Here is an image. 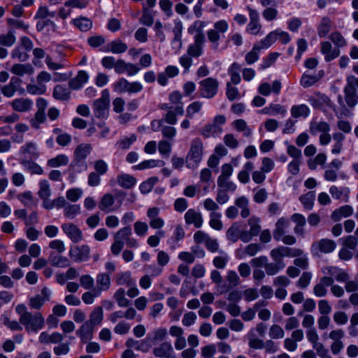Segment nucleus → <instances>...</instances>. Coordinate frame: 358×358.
I'll list each match as a JSON object with an SVG mask.
<instances>
[{
  "mask_svg": "<svg viewBox=\"0 0 358 358\" xmlns=\"http://www.w3.org/2000/svg\"><path fill=\"white\" fill-rule=\"evenodd\" d=\"M274 261L275 262L273 263H269L268 262L266 265L265 271L268 275H274L285 267V264H284L283 261Z\"/></svg>",
  "mask_w": 358,
  "mask_h": 358,
  "instance_id": "obj_45",
  "label": "nucleus"
},
{
  "mask_svg": "<svg viewBox=\"0 0 358 358\" xmlns=\"http://www.w3.org/2000/svg\"><path fill=\"white\" fill-rule=\"evenodd\" d=\"M260 249L261 247L259 244L251 243L245 247L244 252H238L236 257L240 259H245L246 255L252 257L255 256L260 250Z\"/></svg>",
  "mask_w": 358,
  "mask_h": 358,
  "instance_id": "obj_47",
  "label": "nucleus"
},
{
  "mask_svg": "<svg viewBox=\"0 0 358 358\" xmlns=\"http://www.w3.org/2000/svg\"><path fill=\"white\" fill-rule=\"evenodd\" d=\"M34 55V60L33 62L35 66H42L43 63L41 62V59L45 58V64L48 67H64L65 64H55L52 62L51 57L49 55H46L43 49L41 48H35L33 50Z\"/></svg>",
  "mask_w": 358,
  "mask_h": 358,
  "instance_id": "obj_17",
  "label": "nucleus"
},
{
  "mask_svg": "<svg viewBox=\"0 0 358 358\" xmlns=\"http://www.w3.org/2000/svg\"><path fill=\"white\" fill-rule=\"evenodd\" d=\"M194 42L189 47L187 52L191 57H199L203 52V46L206 41L205 36H194Z\"/></svg>",
  "mask_w": 358,
  "mask_h": 358,
  "instance_id": "obj_25",
  "label": "nucleus"
},
{
  "mask_svg": "<svg viewBox=\"0 0 358 358\" xmlns=\"http://www.w3.org/2000/svg\"><path fill=\"white\" fill-rule=\"evenodd\" d=\"M334 283L331 278L323 277L319 283L314 287V294L317 297H322L326 295L327 291V287L331 286Z\"/></svg>",
  "mask_w": 358,
  "mask_h": 358,
  "instance_id": "obj_29",
  "label": "nucleus"
},
{
  "mask_svg": "<svg viewBox=\"0 0 358 358\" xmlns=\"http://www.w3.org/2000/svg\"><path fill=\"white\" fill-rule=\"evenodd\" d=\"M262 111L264 113L270 115H280L284 116L287 113L286 108L280 104H271L268 107L264 108Z\"/></svg>",
  "mask_w": 358,
  "mask_h": 358,
  "instance_id": "obj_53",
  "label": "nucleus"
},
{
  "mask_svg": "<svg viewBox=\"0 0 358 358\" xmlns=\"http://www.w3.org/2000/svg\"><path fill=\"white\" fill-rule=\"evenodd\" d=\"M114 298L120 307H127L130 305V301L126 298L125 291L123 288H119L115 292Z\"/></svg>",
  "mask_w": 358,
  "mask_h": 358,
  "instance_id": "obj_60",
  "label": "nucleus"
},
{
  "mask_svg": "<svg viewBox=\"0 0 358 358\" xmlns=\"http://www.w3.org/2000/svg\"><path fill=\"white\" fill-rule=\"evenodd\" d=\"M289 221L287 218L281 217L280 218L276 224L275 229L273 231V237L275 240L280 241L281 236L285 235L287 229L289 227Z\"/></svg>",
  "mask_w": 358,
  "mask_h": 358,
  "instance_id": "obj_30",
  "label": "nucleus"
},
{
  "mask_svg": "<svg viewBox=\"0 0 358 358\" xmlns=\"http://www.w3.org/2000/svg\"><path fill=\"white\" fill-rule=\"evenodd\" d=\"M333 139L334 143L331 152L333 155H338L343 150L345 136L341 133L336 132L333 134Z\"/></svg>",
  "mask_w": 358,
  "mask_h": 358,
  "instance_id": "obj_37",
  "label": "nucleus"
},
{
  "mask_svg": "<svg viewBox=\"0 0 358 358\" xmlns=\"http://www.w3.org/2000/svg\"><path fill=\"white\" fill-rule=\"evenodd\" d=\"M327 155L324 153H319L314 158L308 161V167L315 170L318 166H323L327 161Z\"/></svg>",
  "mask_w": 358,
  "mask_h": 358,
  "instance_id": "obj_56",
  "label": "nucleus"
},
{
  "mask_svg": "<svg viewBox=\"0 0 358 358\" xmlns=\"http://www.w3.org/2000/svg\"><path fill=\"white\" fill-rule=\"evenodd\" d=\"M265 44L263 43V38L255 43L252 50L246 54L245 55V62L248 65L252 64L255 62H256L259 58V52L263 49H267L268 47H264Z\"/></svg>",
  "mask_w": 358,
  "mask_h": 358,
  "instance_id": "obj_24",
  "label": "nucleus"
},
{
  "mask_svg": "<svg viewBox=\"0 0 358 358\" xmlns=\"http://www.w3.org/2000/svg\"><path fill=\"white\" fill-rule=\"evenodd\" d=\"M159 208L157 207L150 208L147 210V216L149 219V224L154 229H159L164 226V220L159 216Z\"/></svg>",
  "mask_w": 358,
  "mask_h": 358,
  "instance_id": "obj_18",
  "label": "nucleus"
},
{
  "mask_svg": "<svg viewBox=\"0 0 358 358\" xmlns=\"http://www.w3.org/2000/svg\"><path fill=\"white\" fill-rule=\"evenodd\" d=\"M103 319V308L101 306L96 307L90 315V320L87 321L94 327L100 325Z\"/></svg>",
  "mask_w": 358,
  "mask_h": 358,
  "instance_id": "obj_48",
  "label": "nucleus"
},
{
  "mask_svg": "<svg viewBox=\"0 0 358 358\" xmlns=\"http://www.w3.org/2000/svg\"><path fill=\"white\" fill-rule=\"evenodd\" d=\"M38 339L42 343H57L63 340V336L57 332L48 334L47 332L43 331L40 334Z\"/></svg>",
  "mask_w": 358,
  "mask_h": 358,
  "instance_id": "obj_39",
  "label": "nucleus"
},
{
  "mask_svg": "<svg viewBox=\"0 0 358 358\" xmlns=\"http://www.w3.org/2000/svg\"><path fill=\"white\" fill-rule=\"evenodd\" d=\"M301 254V249L279 246L271 251L270 256L273 260L282 261L283 257H295Z\"/></svg>",
  "mask_w": 358,
  "mask_h": 358,
  "instance_id": "obj_6",
  "label": "nucleus"
},
{
  "mask_svg": "<svg viewBox=\"0 0 358 358\" xmlns=\"http://www.w3.org/2000/svg\"><path fill=\"white\" fill-rule=\"evenodd\" d=\"M201 94L205 98L214 96L217 92L218 83L216 80L207 78L200 83Z\"/></svg>",
  "mask_w": 358,
  "mask_h": 358,
  "instance_id": "obj_13",
  "label": "nucleus"
},
{
  "mask_svg": "<svg viewBox=\"0 0 358 358\" xmlns=\"http://www.w3.org/2000/svg\"><path fill=\"white\" fill-rule=\"evenodd\" d=\"M94 326L90 322L86 321L83 324L80 328L77 331V335L81 338L83 342H87L92 338Z\"/></svg>",
  "mask_w": 358,
  "mask_h": 358,
  "instance_id": "obj_26",
  "label": "nucleus"
},
{
  "mask_svg": "<svg viewBox=\"0 0 358 358\" xmlns=\"http://www.w3.org/2000/svg\"><path fill=\"white\" fill-rule=\"evenodd\" d=\"M164 165V162L162 160L147 159L133 166V169L135 170H144L147 169H152L155 167H161L163 166Z\"/></svg>",
  "mask_w": 358,
  "mask_h": 358,
  "instance_id": "obj_40",
  "label": "nucleus"
},
{
  "mask_svg": "<svg viewBox=\"0 0 358 358\" xmlns=\"http://www.w3.org/2000/svg\"><path fill=\"white\" fill-rule=\"evenodd\" d=\"M241 225L234 223L227 231V238L232 242H236L241 236Z\"/></svg>",
  "mask_w": 358,
  "mask_h": 358,
  "instance_id": "obj_51",
  "label": "nucleus"
},
{
  "mask_svg": "<svg viewBox=\"0 0 358 358\" xmlns=\"http://www.w3.org/2000/svg\"><path fill=\"white\" fill-rule=\"evenodd\" d=\"M89 80V76L85 71H79L78 75L69 81V87L73 90H79Z\"/></svg>",
  "mask_w": 358,
  "mask_h": 358,
  "instance_id": "obj_28",
  "label": "nucleus"
},
{
  "mask_svg": "<svg viewBox=\"0 0 358 358\" xmlns=\"http://www.w3.org/2000/svg\"><path fill=\"white\" fill-rule=\"evenodd\" d=\"M36 29L43 34H50L56 31L57 26L55 22L50 20H41L37 22Z\"/></svg>",
  "mask_w": 358,
  "mask_h": 358,
  "instance_id": "obj_33",
  "label": "nucleus"
},
{
  "mask_svg": "<svg viewBox=\"0 0 358 358\" xmlns=\"http://www.w3.org/2000/svg\"><path fill=\"white\" fill-rule=\"evenodd\" d=\"M15 312L19 315L20 324L24 327L27 332L36 333L43 329L45 320L41 313L32 314L27 311L26 306L23 303H20L15 307Z\"/></svg>",
  "mask_w": 358,
  "mask_h": 358,
  "instance_id": "obj_1",
  "label": "nucleus"
},
{
  "mask_svg": "<svg viewBox=\"0 0 358 358\" xmlns=\"http://www.w3.org/2000/svg\"><path fill=\"white\" fill-rule=\"evenodd\" d=\"M310 104L315 108L324 110L327 107H331V101L324 94L317 93L309 97Z\"/></svg>",
  "mask_w": 358,
  "mask_h": 358,
  "instance_id": "obj_19",
  "label": "nucleus"
},
{
  "mask_svg": "<svg viewBox=\"0 0 358 358\" xmlns=\"http://www.w3.org/2000/svg\"><path fill=\"white\" fill-rule=\"evenodd\" d=\"M329 39L338 48H343L347 45L345 38L339 31H334L329 35Z\"/></svg>",
  "mask_w": 358,
  "mask_h": 358,
  "instance_id": "obj_64",
  "label": "nucleus"
},
{
  "mask_svg": "<svg viewBox=\"0 0 358 358\" xmlns=\"http://www.w3.org/2000/svg\"><path fill=\"white\" fill-rule=\"evenodd\" d=\"M102 65L104 67H127L124 61L118 59L115 60L113 57H105L101 61ZM129 67H134L131 65Z\"/></svg>",
  "mask_w": 358,
  "mask_h": 358,
  "instance_id": "obj_55",
  "label": "nucleus"
},
{
  "mask_svg": "<svg viewBox=\"0 0 358 358\" xmlns=\"http://www.w3.org/2000/svg\"><path fill=\"white\" fill-rule=\"evenodd\" d=\"M185 220L186 224H193L196 228L201 227L203 222L201 213L192 208L185 213Z\"/></svg>",
  "mask_w": 358,
  "mask_h": 358,
  "instance_id": "obj_20",
  "label": "nucleus"
},
{
  "mask_svg": "<svg viewBox=\"0 0 358 358\" xmlns=\"http://www.w3.org/2000/svg\"><path fill=\"white\" fill-rule=\"evenodd\" d=\"M309 131L313 136L320 134L319 143L320 145L326 146L331 141L330 134V125L324 121L312 120L310 122Z\"/></svg>",
  "mask_w": 358,
  "mask_h": 358,
  "instance_id": "obj_2",
  "label": "nucleus"
},
{
  "mask_svg": "<svg viewBox=\"0 0 358 358\" xmlns=\"http://www.w3.org/2000/svg\"><path fill=\"white\" fill-rule=\"evenodd\" d=\"M203 143L199 138H195L192 141L185 158L187 168L196 169L199 166L203 157Z\"/></svg>",
  "mask_w": 358,
  "mask_h": 358,
  "instance_id": "obj_3",
  "label": "nucleus"
},
{
  "mask_svg": "<svg viewBox=\"0 0 358 358\" xmlns=\"http://www.w3.org/2000/svg\"><path fill=\"white\" fill-rule=\"evenodd\" d=\"M127 49V45L121 40H115L106 45V50L110 51L115 54L124 52Z\"/></svg>",
  "mask_w": 358,
  "mask_h": 358,
  "instance_id": "obj_42",
  "label": "nucleus"
},
{
  "mask_svg": "<svg viewBox=\"0 0 358 358\" xmlns=\"http://www.w3.org/2000/svg\"><path fill=\"white\" fill-rule=\"evenodd\" d=\"M278 39L282 44H287L291 41V36L287 32L277 29L268 33L263 38V43L265 44L264 47L270 48Z\"/></svg>",
  "mask_w": 358,
  "mask_h": 358,
  "instance_id": "obj_7",
  "label": "nucleus"
},
{
  "mask_svg": "<svg viewBox=\"0 0 358 358\" xmlns=\"http://www.w3.org/2000/svg\"><path fill=\"white\" fill-rule=\"evenodd\" d=\"M315 194L313 192H308L307 194L300 196L299 199L303 204L304 208L310 210L313 208L315 201Z\"/></svg>",
  "mask_w": 358,
  "mask_h": 358,
  "instance_id": "obj_63",
  "label": "nucleus"
},
{
  "mask_svg": "<svg viewBox=\"0 0 358 358\" xmlns=\"http://www.w3.org/2000/svg\"><path fill=\"white\" fill-rule=\"evenodd\" d=\"M336 247V245L334 241L324 238L313 244L312 251L317 255L319 252L329 253L332 252Z\"/></svg>",
  "mask_w": 358,
  "mask_h": 358,
  "instance_id": "obj_16",
  "label": "nucleus"
},
{
  "mask_svg": "<svg viewBox=\"0 0 358 358\" xmlns=\"http://www.w3.org/2000/svg\"><path fill=\"white\" fill-rule=\"evenodd\" d=\"M62 229L71 241L78 243L83 240V233L76 225L72 223H64L62 225Z\"/></svg>",
  "mask_w": 358,
  "mask_h": 358,
  "instance_id": "obj_15",
  "label": "nucleus"
},
{
  "mask_svg": "<svg viewBox=\"0 0 358 358\" xmlns=\"http://www.w3.org/2000/svg\"><path fill=\"white\" fill-rule=\"evenodd\" d=\"M117 182L122 187L129 189L136 184V180L131 175L122 173L117 177Z\"/></svg>",
  "mask_w": 358,
  "mask_h": 358,
  "instance_id": "obj_43",
  "label": "nucleus"
},
{
  "mask_svg": "<svg viewBox=\"0 0 358 358\" xmlns=\"http://www.w3.org/2000/svg\"><path fill=\"white\" fill-rule=\"evenodd\" d=\"M80 206L78 204H69L64 207V214L69 219H73L80 213Z\"/></svg>",
  "mask_w": 358,
  "mask_h": 358,
  "instance_id": "obj_59",
  "label": "nucleus"
},
{
  "mask_svg": "<svg viewBox=\"0 0 358 358\" xmlns=\"http://www.w3.org/2000/svg\"><path fill=\"white\" fill-rule=\"evenodd\" d=\"M116 282L120 285H134L135 280L131 278L130 272L121 273L117 275Z\"/></svg>",
  "mask_w": 358,
  "mask_h": 358,
  "instance_id": "obj_57",
  "label": "nucleus"
},
{
  "mask_svg": "<svg viewBox=\"0 0 358 358\" xmlns=\"http://www.w3.org/2000/svg\"><path fill=\"white\" fill-rule=\"evenodd\" d=\"M166 336L167 331L165 328H158L148 336V339L152 345H155L157 343L164 340Z\"/></svg>",
  "mask_w": 358,
  "mask_h": 358,
  "instance_id": "obj_41",
  "label": "nucleus"
},
{
  "mask_svg": "<svg viewBox=\"0 0 358 358\" xmlns=\"http://www.w3.org/2000/svg\"><path fill=\"white\" fill-rule=\"evenodd\" d=\"M321 52L324 55L325 60L327 62L333 60L340 55L339 49H334L331 43L329 41L321 43Z\"/></svg>",
  "mask_w": 358,
  "mask_h": 358,
  "instance_id": "obj_23",
  "label": "nucleus"
},
{
  "mask_svg": "<svg viewBox=\"0 0 358 358\" xmlns=\"http://www.w3.org/2000/svg\"><path fill=\"white\" fill-rule=\"evenodd\" d=\"M348 84L344 89L345 100L349 108H353L358 103V95L356 89L352 86L355 81L353 78H348Z\"/></svg>",
  "mask_w": 358,
  "mask_h": 358,
  "instance_id": "obj_9",
  "label": "nucleus"
},
{
  "mask_svg": "<svg viewBox=\"0 0 358 358\" xmlns=\"http://www.w3.org/2000/svg\"><path fill=\"white\" fill-rule=\"evenodd\" d=\"M16 41L15 31L10 29L6 34L0 35V45L10 47L13 45Z\"/></svg>",
  "mask_w": 358,
  "mask_h": 358,
  "instance_id": "obj_58",
  "label": "nucleus"
},
{
  "mask_svg": "<svg viewBox=\"0 0 358 358\" xmlns=\"http://www.w3.org/2000/svg\"><path fill=\"white\" fill-rule=\"evenodd\" d=\"M38 195L41 199L50 197V187L49 182L46 180H41L39 182V190L38 192Z\"/></svg>",
  "mask_w": 358,
  "mask_h": 358,
  "instance_id": "obj_61",
  "label": "nucleus"
},
{
  "mask_svg": "<svg viewBox=\"0 0 358 358\" xmlns=\"http://www.w3.org/2000/svg\"><path fill=\"white\" fill-rule=\"evenodd\" d=\"M250 230L242 231L241 240L245 243L250 241L254 236L259 234L261 226L260 219L257 217L252 216L248 220Z\"/></svg>",
  "mask_w": 358,
  "mask_h": 358,
  "instance_id": "obj_8",
  "label": "nucleus"
},
{
  "mask_svg": "<svg viewBox=\"0 0 358 358\" xmlns=\"http://www.w3.org/2000/svg\"><path fill=\"white\" fill-rule=\"evenodd\" d=\"M210 227L217 231H220L222 229L223 224L221 221L222 214L219 212H211L210 213Z\"/></svg>",
  "mask_w": 358,
  "mask_h": 358,
  "instance_id": "obj_52",
  "label": "nucleus"
},
{
  "mask_svg": "<svg viewBox=\"0 0 358 358\" xmlns=\"http://www.w3.org/2000/svg\"><path fill=\"white\" fill-rule=\"evenodd\" d=\"M324 75L323 71L319 69H308L303 75L301 83L304 87L314 85Z\"/></svg>",
  "mask_w": 358,
  "mask_h": 358,
  "instance_id": "obj_10",
  "label": "nucleus"
},
{
  "mask_svg": "<svg viewBox=\"0 0 358 358\" xmlns=\"http://www.w3.org/2000/svg\"><path fill=\"white\" fill-rule=\"evenodd\" d=\"M90 248L87 245L75 246L69 250L70 257L76 262L87 261L90 257Z\"/></svg>",
  "mask_w": 358,
  "mask_h": 358,
  "instance_id": "obj_12",
  "label": "nucleus"
},
{
  "mask_svg": "<svg viewBox=\"0 0 358 358\" xmlns=\"http://www.w3.org/2000/svg\"><path fill=\"white\" fill-rule=\"evenodd\" d=\"M51 296V291L47 287H44L41 290V294L29 299V305L33 309H40L44 303L49 301Z\"/></svg>",
  "mask_w": 358,
  "mask_h": 358,
  "instance_id": "obj_14",
  "label": "nucleus"
},
{
  "mask_svg": "<svg viewBox=\"0 0 358 358\" xmlns=\"http://www.w3.org/2000/svg\"><path fill=\"white\" fill-rule=\"evenodd\" d=\"M121 206V202L116 203L115 197L110 194H104L99 204L101 210L111 213L117 210Z\"/></svg>",
  "mask_w": 358,
  "mask_h": 358,
  "instance_id": "obj_11",
  "label": "nucleus"
},
{
  "mask_svg": "<svg viewBox=\"0 0 358 358\" xmlns=\"http://www.w3.org/2000/svg\"><path fill=\"white\" fill-rule=\"evenodd\" d=\"M266 331V326L263 323H258L255 327L252 328L246 334L245 338L248 340L249 347L252 349L258 350L264 348V341L258 338V336H263Z\"/></svg>",
  "mask_w": 358,
  "mask_h": 358,
  "instance_id": "obj_5",
  "label": "nucleus"
},
{
  "mask_svg": "<svg viewBox=\"0 0 358 358\" xmlns=\"http://www.w3.org/2000/svg\"><path fill=\"white\" fill-rule=\"evenodd\" d=\"M181 99L182 95L178 91L172 92L169 96V106H173L176 114H178L179 115H182L184 113L183 103L181 101Z\"/></svg>",
  "mask_w": 358,
  "mask_h": 358,
  "instance_id": "obj_27",
  "label": "nucleus"
},
{
  "mask_svg": "<svg viewBox=\"0 0 358 358\" xmlns=\"http://www.w3.org/2000/svg\"><path fill=\"white\" fill-rule=\"evenodd\" d=\"M69 162L68 157L65 155H58L55 157L50 159L48 161V165L50 167L56 168L66 166Z\"/></svg>",
  "mask_w": 358,
  "mask_h": 358,
  "instance_id": "obj_54",
  "label": "nucleus"
},
{
  "mask_svg": "<svg viewBox=\"0 0 358 358\" xmlns=\"http://www.w3.org/2000/svg\"><path fill=\"white\" fill-rule=\"evenodd\" d=\"M96 283L99 286V291H106L110 287V278L109 274L100 273L96 276Z\"/></svg>",
  "mask_w": 358,
  "mask_h": 358,
  "instance_id": "obj_44",
  "label": "nucleus"
},
{
  "mask_svg": "<svg viewBox=\"0 0 358 358\" xmlns=\"http://www.w3.org/2000/svg\"><path fill=\"white\" fill-rule=\"evenodd\" d=\"M333 22L329 17H323L317 27V34L320 38L326 37L332 28Z\"/></svg>",
  "mask_w": 358,
  "mask_h": 358,
  "instance_id": "obj_35",
  "label": "nucleus"
},
{
  "mask_svg": "<svg viewBox=\"0 0 358 358\" xmlns=\"http://www.w3.org/2000/svg\"><path fill=\"white\" fill-rule=\"evenodd\" d=\"M173 347L170 342H163L159 346L155 347L153 350L155 356L157 357L171 358L170 355L173 352ZM174 358V357H173Z\"/></svg>",
  "mask_w": 358,
  "mask_h": 358,
  "instance_id": "obj_31",
  "label": "nucleus"
},
{
  "mask_svg": "<svg viewBox=\"0 0 358 358\" xmlns=\"http://www.w3.org/2000/svg\"><path fill=\"white\" fill-rule=\"evenodd\" d=\"M109 104L102 101L96 100L93 104L94 115L98 118H106L108 115Z\"/></svg>",
  "mask_w": 358,
  "mask_h": 358,
  "instance_id": "obj_34",
  "label": "nucleus"
},
{
  "mask_svg": "<svg viewBox=\"0 0 358 358\" xmlns=\"http://www.w3.org/2000/svg\"><path fill=\"white\" fill-rule=\"evenodd\" d=\"M353 212L354 209L351 206L345 205L333 211L331 218L334 221H338L343 218L350 217Z\"/></svg>",
  "mask_w": 358,
  "mask_h": 358,
  "instance_id": "obj_32",
  "label": "nucleus"
},
{
  "mask_svg": "<svg viewBox=\"0 0 358 358\" xmlns=\"http://www.w3.org/2000/svg\"><path fill=\"white\" fill-rule=\"evenodd\" d=\"M292 220L296 223V227L294 228V232L296 234H303V227L306 224V218L305 217L299 213H294L291 217Z\"/></svg>",
  "mask_w": 358,
  "mask_h": 358,
  "instance_id": "obj_50",
  "label": "nucleus"
},
{
  "mask_svg": "<svg viewBox=\"0 0 358 358\" xmlns=\"http://www.w3.org/2000/svg\"><path fill=\"white\" fill-rule=\"evenodd\" d=\"M226 122V117L222 115H216L212 123L206 124L201 130L204 138L217 137L223 132L222 126Z\"/></svg>",
  "mask_w": 358,
  "mask_h": 358,
  "instance_id": "obj_4",
  "label": "nucleus"
},
{
  "mask_svg": "<svg viewBox=\"0 0 358 358\" xmlns=\"http://www.w3.org/2000/svg\"><path fill=\"white\" fill-rule=\"evenodd\" d=\"M281 87V83L279 80H274L271 86L267 83H262L258 87V92L264 96H268L271 92L278 94Z\"/></svg>",
  "mask_w": 358,
  "mask_h": 358,
  "instance_id": "obj_22",
  "label": "nucleus"
},
{
  "mask_svg": "<svg viewBox=\"0 0 358 358\" xmlns=\"http://www.w3.org/2000/svg\"><path fill=\"white\" fill-rule=\"evenodd\" d=\"M11 106L15 110L26 112L31 108L32 102L27 99H16L11 102Z\"/></svg>",
  "mask_w": 358,
  "mask_h": 358,
  "instance_id": "obj_36",
  "label": "nucleus"
},
{
  "mask_svg": "<svg viewBox=\"0 0 358 358\" xmlns=\"http://www.w3.org/2000/svg\"><path fill=\"white\" fill-rule=\"evenodd\" d=\"M72 23L81 31H87L92 27V20L84 17L73 19Z\"/></svg>",
  "mask_w": 358,
  "mask_h": 358,
  "instance_id": "obj_46",
  "label": "nucleus"
},
{
  "mask_svg": "<svg viewBox=\"0 0 358 358\" xmlns=\"http://www.w3.org/2000/svg\"><path fill=\"white\" fill-rule=\"evenodd\" d=\"M208 41L211 43V48L213 50H217L219 48V41L220 39V33L213 29L207 31Z\"/></svg>",
  "mask_w": 358,
  "mask_h": 358,
  "instance_id": "obj_62",
  "label": "nucleus"
},
{
  "mask_svg": "<svg viewBox=\"0 0 358 358\" xmlns=\"http://www.w3.org/2000/svg\"><path fill=\"white\" fill-rule=\"evenodd\" d=\"M310 113V108L305 104L295 105L291 108V115L295 118H306Z\"/></svg>",
  "mask_w": 358,
  "mask_h": 358,
  "instance_id": "obj_38",
  "label": "nucleus"
},
{
  "mask_svg": "<svg viewBox=\"0 0 358 358\" xmlns=\"http://www.w3.org/2000/svg\"><path fill=\"white\" fill-rule=\"evenodd\" d=\"M323 273L325 275H329V278H331L340 282H345L348 278V274L343 270L335 266H327L323 268Z\"/></svg>",
  "mask_w": 358,
  "mask_h": 358,
  "instance_id": "obj_21",
  "label": "nucleus"
},
{
  "mask_svg": "<svg viewBox=\"0 0 358 358\" xmlns=\"http://www.w3.org/2000/svg\"><path fill=\"white\" fill-rule=\"evenodd\" d=\"M92 150L90 144H80L75 150L74 155L78 160L85 159Z\"/></svg>",
  "mask_w": 358,
  "mask_h": 358,
  "instance_id": "obj_49",
  "label": "nucleus"
}]
</instances>
